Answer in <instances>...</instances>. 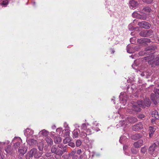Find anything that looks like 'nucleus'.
Masks as SVG:
<instances>
[{
    "instance_id": "nucleus-19",
    "label": "nucleus",
    "mask_w": 159,
    "mask_h": 159,
    "mask_svg": "<svg viewBox=\"0 0 159 159\" xmlns=\"http://www.w3.org/2000/svg\"><path fill=\"white\" fill-rule=\"evenodd\" d=\"M138 42L140 43H149L150 42V40L149 39L147 38H142L138 39Z\"/></svg>"
},
{
    "instance_id": "nucleus-35",
    "label": "nucleus",
    "mask_w": 159,
    "mask_h": 159,
    "mask_svg": "<svg viewBox=\"0 0 159 159\" xmlns=\"http://www.w3.org/2000/svg\"><path fill=\"white\" fill-rule=\"evenodd\" d=\"M126 100L125 99H122L120 102V103L122 104L123 106H125L126 104Z\"/></svg>"
},
{
    "instance_id": "nucleus-30",
    "label": "nucleus",
    "mask_w": 159,
    "mask_h": 159,
    "mask_svg": "<svg viewBox=\"0 0 159 159\" xmlns=\"http://www.w3.org/2000/svg\"><path fill=\"white\" fill-rule=\"evenodd\" d=\"M66 131L65 134L64 135V137H69L70 136V132L68 130H65Z\"/></svg>"
},
{
    "instance_id": "nucleus-1",
    "label": "nucleus",
    "mask_w": 159,
    "mask_h": 159,
    "mask_svg": "<svg viewBox=\"0 0 159 159\" xmlns=\"http://www.w3.org/2000/svg\"><path fill=\"white\" fill-rule=\"evenodd\" d=\"M143 60H146L148 62L149 64L155 65H159V55L154 57L153 55H149L148 57H146L143 58Z\"/></svg>"
},
{
    "instance_id": "nucleus-25",
    "label": "nucleus",
    "mask_w": 159,
    "mask_h": 159,
    "mask_svg": "<svg viewBox=\"0 0 159 159\" xmlns=\"http://www.w3.org/2000/svg\"><path fill=\"white\" fill-rule=\"evenodd\" d=\"M79 130L77 129L74 130L73 132V137L76 138H77L78 136V132H79Z\"/></svg>"
},
{
    "instance_id": "nucleus-7",
    "label": "nucleus",
    "mask_w": 159,
    "mask_h": 159,
    "mask_svg": "<svg viewBox=\"0 0 159 159\" xmlns=\"http://www.w3.org/2000/svg\"><path fill=\"white\" fill-rule=\"evenodd\" d=\"M157 141L158 142L157 143V142H155L154 144H152L150 147L149 149V153L150 154H152L155 150L157 146L159 145V140Z\"/></svg>"
},
{
    "instance_id": "nucleus-46",
    "label": "nucleus",
    "mask_w": 159,
    "mask_h": 159,
    "mask_svg": "<svg viewBox=\"0 0 159 159\" xmlns=\"http://www.w3.org/2000/svg\"><path fill=\"white\" fill-rule=\"evenodd\" d=\"M127 111L128 112H129L131 113H133V112L132 111H130V109H128Z\"/></svg>"
},
{
    "instance_id": "nucleus-24",
    "label": "nucleus",
    "mask_w": 159,
    "mask_h": 159,
    "mask_svg": "<svg viewBox=\"0 0 159 159\" xmlns=\"http://www.w3.org/2000/svg\"><path fill=\"white\" fill-rule=\"evenodd\" d=\"M61 138L60 137L58 136L56 137L54 139V142L56 143H60L61 141Z\"/></svg>"
},
{
    "instance_id": "nucleus-43",
    "label": "nucleus",
    "mask_w": 159,
    "mask_h": 159,
    "mask_svg": "<svg viewBox=\"0 0 159 159\" xmlns=\"http://www.w3.org/2000/svg\"><path fill=\"white\" fill-rule=\"evenodd\" d=\"M72 158L74 159H76L77 158V156L76 155H74L72 157Z\"/></svg>"
},
{
    "instance_id": "nucleus-17",
    "label": "nucleus",
    "mask_w": 159,
    "mask_h": 159,
    "mask_svg": "<svg viewBox=\"0 0 159 159\" xmlns=\"http://www.w3.org/2000/svg\"><path fill=\"white\" fill-rule=\"evenodd\" d=\"M143 104L144 105V107H148L151 104V102L149 99L146 98L144 101V102H143Z\"/></svg>"
},
{
    "instance_id": "nucleus-11",
    "label": "nucleus",
    "mask_w": 159,
    "mask_h": 159,
    "mask_svg": "<svg viewBox=\"0 0 159 159\" xmlns=\"http://www.w3.org/2000/svg\"><path fill=\"white\" fill-rule=\"evenodd\" d=\"M138 5V2L134 0H131L129 2V7L132 9L135 8Z\"/></svg>"
},
{
    "instance_id": "nucleus-40",
    "label": "nucleus",
    "mask_w": 159,
    "mask_h": 159,
    "mask_svg": "<svg viewBox=\"0 0 159 159\" xmlns=\"http://www.w3.org/2000/svg\"><path fill=\"white\" fill-rule=\"evenodd\" d=\"M64 126L65 128H67L68 126V124L66 123H65L64 124Z\"/></svg>"
},
{
    "instance_id": "nucleus-14",
    "label": "nucleus",
    "mask_w": 159,
    "mask_h": 159,
    "mask_svg": "<svg viewBox=\"0 0 159 159\" xmlns=\"http://www.w3.org/2000/svg\"><path fill=\"white\" fill-rule=\"evenodd\" d=\"M4 150L6 153V154H11L12 152V150L11 146L10 145H8L6 147L4 148Z\"/></svg>"
},
{
    "instance_id": "nucleus-26",
    "label": "nucleus",
    "mask_w": 159,
    "mask_h": 159,
    "mask_svg": "<svg viewBox=\"0 0 159 159\" xmlns=\"http://www.w3.org/2000/svg\"><path fill=\"white\" fill-rule=\"evenodd\" d=\"M40 132L42 135L44 136H46L48 134V132L45 129H43L42 131H41Z\"/></svg>"
},
{
    "instance_id": "nucleus-54",
    "label": "nucleus",
    "mask_w": 159,
    "mask_h": 159,
    "mask_svg": "<svg viewBox=\"0 0 159 159\" xmlns=\"http://www.w3.org/2000/svg\"><path fill=\"white\" fill-rule=\"evenodd\" d=\"M120 98H121V95H120Z\"/></svg>"
},
{
    "instance_id": "nucleus-2",
    "label": "nucleus",
    "mask_w": 159,
    "mask_h": 159,
    "mask_svg": "<svg viewBox=\"0 0 159 159\" xmlns=\"http://www.w3.org/2000/svg\"><path fill=\"white\" fill-rule=\"evenodd\" d=\"M154 92L155 94H151V98L154 104L156 105L157 103V101L159 99V89L157 88L155 89Z\"/></svg>"
},
{
    "instance_id": "nucleus-55",
    "label": "nucleus",
    "mask_w": 159,
    "mask_h": 159,
    "mask_svg": "<svg viewBox=\"0 0 159 159\" xmlns=\"http://www.w3.org/2000/svg\"><path fill=\"white\" fill-rule=\"evenodd\" d=\"M121 107L122 108H123V107H122L121 106Z\"/></svg>"
},
{
    "instance_id": "nucleus-50",
    "label": "nucleus",
    "mask_w": 159,
    "mask_h": 159,
    "mask_svg": "<svg viewBox=\"0 0 159 159\" xmlns=\"http://www.w3.org/2000/svg\"><path fill=\"white\" fill-rule=\"evenodd\" d=\"M140 117L141 118H144V116L143 115H141V116Z\"/></svg>"
},
{
    "instance_id": "nucleus-9",
    "label": "nucleus",
    "mask_w": 159,
    "mask_h": 159,
    "mask_svg": "<svg viewBox=\"0 0 159 159\" xmlns=\"http://www.w3.org/2000/svg\"><path fill=\"white\" fill-rule=\"evenodd\" d=\"M138 25L140 27L145 29H148L150 26V25L146 21H142L139 22Z\"/></svg>"
},
{
    "instance_id": "nucleus-10",
    "label": "nucleus",
    "mask_w": 159,
    "mask_h": 159,
    "mask_svg": "<svg viewBox=\"0 0 159 159\" xmlns=\"http://www.w3.org/2000/svg\"><path fill=\"white\" fill-rule=\"evenodd\" d=\"M143 127L141 123L139 122L133 125L132 129L134 131H138L143 129Z\"/></svg>"
},
{
    "instance_id": "nucleus-52",
    "label": "nucleus",
    "mask_w": 159,
    "mask_h": 159,
    "mask_svg": "<svg viewBox=\"0 0 159 159\" xmlns=\"http://www.w3.org/2000/svg\"><path fill=\"white\" fill-rule=\"evenodd\" d=\"M146 19V17H143V19Z\"/></svg>"
},
{
    "instance_id": "nucleus-21",
    "label": "nucleus",
    "mask_w": 159,
    "mask_h": 159,
    "mask_svg": "<svg viewBox=\"0 0 159 159\" xmlns=\"http://www.w3.org/2000/svg\"><path fill=\"white\" fill-rule=\"evenodd\" d=\"M128 121L132 123H134L137 121V119L136 118L134 117H130L128 118Z\"/></svg>"
},
{
    "instance_id": "nucleus-27",
    "label": "nucleus",
    "mask_w": 159,
    "mask_h": 159,
    "mask_svg": "<svg viewBox=\"0 0 159 159\" xmlns=\"http://www.w3.org/2000/svg\"><path fill=\"white\" fill-rule=\"evenodd\" d=\"M71 141V139L69 137H66L63 140V142L64 143H69Z\"/></svg>"
},
{
    "instance_id": "nucleus-23",
    "label": "nucleus",
    "mask_w": 159,
    "mask_h": 159,
    "mask_svg": "<svg viewBox=\"0 0 159 159\" xmlns=\"http://www.w3.org/2000/svg\"><path fill=\"white\" fill-rule=\"evenodd\" d=\"M149 136L150 137L153 134L155 130V129L152 126H150L149 128Z\"/></svg>"
},
{
    "instance_id": "nucleus-18",
    "label": "nucleus",
    "mask_w": 159,
    "mask_h": 159,
    "mask_svg": "<svg viewBox=\"0 0 159 159\" xmlns=\"http://www.w3.org/2000/svg\"><path fill=\"white\" fill-rule=\"evenodd\" d=\"M34 131L29 128L27 129L25 131V134L27 136L32 135Z\"/></svg>"
},
{
    "instance_id": "nucleus-29",
    "label": "nucleus",
    "mask_w": 159,
    "mask_h": 159,
    "mask_svg": "<svg viewBox=\"0 0 159 159\" xmlns=\"http://www.w3.org/2000/svg\"><path fill=\"white\" fill-rule=\"evenodd\" d=\"M87 135V134L84 132H80V136L83 138H84L86 137Z\"/></svg>"
},
{
    "instance_id": "nucleus-44",
    "label": "nucleus",
    "mask_w": 159,
    "mask_h": 159,
    "mask_svg": "<svg viewBox=\"0 0 159 159\" xmlns=\"http://www.w3.org/2000/svg\"><path fill=\"white\" fill-rule=\"evenodd\" d=\"M135 40V38H131L130 39V42L132 43H133L132 42V41L133 40Z\"/></svg>"
},
{
    "instance_id": "nucleus-38",
    "label": "nucleus",
    "mask_w": 159,
    "mask_h": 159,
    "mask_svg": "<svg viewBox=\"0 0 159 159\" xmlns=\"http://www.w3.org/2000/svg\"><path fill=\"white\" fill-rule=\"evenodd\" d=\"M68 145L69 146H71L73 148L75 147V143L73 142H70L68 144Z\"/></svg>"
},
{
    "instance_id": "nucleus-15",
    "label": "nucleus",
    "mask_w": 159,
    "mask_h": 159,
    "mask_svg": "<svg viewBox=\"0 0 159 159\" xmlns=\"http://www.w3.org/2000/svg\"><path fill=\"white\" fill-rule=\"evenodd\" d=\"M143 134H136L132 135L131 138L132 139L136 140L142 137Z\"/></svg>"
},
{
    "instance_id": "nucleus-32",
    "label": "nucleus",
    "mask_w": 159,
    "mask_h": 159,
    "mask_svg": "<svg viewBox=\"0 0 159 159\" xmlns=\"http://www.w3.org/2000/svg\"><path fill=\"white\" fill-rule=\"evenodd\" d=\"M81 144V142L80 140H78L76 143V145L77 147H79Z\"/></svg>"
},
{
    "instance_id": "nucleus-8",
    "label": "nucleus",
    "mask_w": 159,
    "mask_h": 159,
    "mask_svg": "<svg viewBox=\"0 0 159 159\" xmlns=\"http://www.w3.org/2000/svg\"><path fill=\"white\" fill-rule=\"evenodd\" d=\"M152 31L150 30H143L139 34L142 37H147L151 35Z\"/></svg>"
},
{
    "instance_id": "nucleus-51",
    "label": "nucleus",
    "mask_w": 159,
    "mask_h": 159,
    "mask_svg": "<svg viewBox=\"0 0 159 159\" xmlns=\"http://www.w3.org/2000/svg\"><path fill=\"white\" fill-rule=\"evenodd\" d=\"M131 26V25H129V29H130V28L129 27H130V26Z\"/></svg>"
},
{
    "instance_id": "nucleus-33",
    "label": "nucleus",
    "mask_w": 159,
    "mask_h": 159,
    "mask_svg": "<svg viewBox=\"0 0 159 159\" xmlns=\"http://www.w3.org/2000/svg\"><path fill=\"white\" fill-rule=\"evenodd\" d=\"M143 2L148 4L151 3L152 2V0H142Z\"/></svg>"
},
{
    "instance_id": "nucleus-45",
    "label": "nucleus",
    "mask_w": 159,
    "mask_h": 159,
    "mask_svg": "<svg viewBox=\"0 0 159 159\" xmlns=\"http://www.w3.org/2000/svg\"><path fill=\"white\" fill-rule=\"evenodd\" d=\"M131 152L134 153H135L136 152V151L134 149H132Z\"/></svg>"
},
{
    "instance_id": "nucleus-4",
    "label": "nucleus",
    "mask_w": 159,
    "mask_h": 159,
    "mask_svg": "<svg viewBox=\"0 0 159 159\" xmlns=\"http://www.w3.org/2000/svg\"><path fill=\"white\" fill-rule=\"evenodd\" d=\"M140 107H144V106L142 101H139L137 102L136 104L133 105L132 109L136 112H139L141 110Z\"/></svg>"
},
{
    "instance_id": "nucleus-48",
    "label": "nucleus",
    "mask_w": 159,
    "mask_h": 159,
    "mask_svg": "<svg viewBox=\"0 0 159 159\" xmlns=\"http://www.w3.org/2000/svg\"><path fill=\"white\" fill-rule=\"evenodd\" d=\"M39 148V150L40 151H42L43 149V148Z\"/></svg>"
},
{
    "instance_id": "nucleus-3",
    "label": "nucleus",
    "mask_w": 159,
    "mask_h": 159,
    "mask_svg": "<svg viewBox=\"0 0 159 159\" xmlns=\"http://www.w3.org/2000/svg\"><path fill=\"white\" fill-rule=\"evenodd\" d=\"M42 154L41 152H38L37 149L35 148L31 149L29 152V155L30 157L34 156L36 158H39Z\"/></svg>"
},
{
    "instance_id": "nucleus-34",
    "label": "nucleus",
    "mask_w": 159,
    "mask_h": 159,
    "mask_svg": "<svg viewBox=\"0 0 159 159\" xmlns=\"http://www.w3.org/2000/svg\"><path fill=\"white\" fill-rule=\"evenodd\" d=\"M86 131L87 132L86 134H87V135H90L92 134L91 130L89 128L87 129Z\"/></svg>"
},
{
    "instance_id": "nucleus-20",
    "label": "nucleus",
    "mask_w": 159,
    "mask_h": 159,
    "mask_svg": "<svg viewBox=\"0 0 159 159\" xmlns=\"http://www.w3.org/2000/svg\"><path fill=\"white\" fill-rule=\"evenodd\" d=\"M152 116L156 119H159V113L156 111L152 112Z\"/></svg>"
},
{
    "instance_id": "nucleus-16",
    "label": "nucleus",
    "mask_w": 159,
    "mask_h": 159,
    "mask_svg": "<svg viewBox=\"0 0 159 159\" xmlns=\"http://www.w3.org/2000/svg\"><path fill=\"white\" fill-rule=\"evenodd\" d=\"M151 11V9L150 7H146L144 8L142 10V12L146 15H148Z\"/></svg>"
},
{
    "instance_id": "nucleus-37",
    "label": "nucleus",
    "mask_w": 159,
    "mask_h": 159,
    "mask_svg": "<svg viewBox=\"0 0 159 159\" xmlns=\"http://www.w3.org/2000/svg\"><path fill=\"white\" fill-rule=\"evenodd\" d=\"M146 148H142L141 149V152L142 153H144L146 152Z\"/></svg>"
},
{
    "instance_id": "nucleus-31",
    "label": "nucleus",
    "mask_w": 159,
    "mask_h": 159,
    "mask_svg": "<svg viewBox=\"0 0 159 159\" xmlns=\"http://www.w3.org/2000/svg\"><path fill=\"white\" fill-rule=\"evenodd\" d=\"M87 124L85 123L83 124L81 126V128L83 130H86L87 129Z\"/></svg>"
},
{
    "instance_id": "nucleus-5",
    "label": "nucleus",
    "mask_w": 159,
    "mask_h": 159,
    "mask_svg": "<svg viewBox=\"0 0 159 159\" xmlns=\"http://www.w3.org/2000/svg\"><path fill=\"white\" fill-rule=\"evenodd\" d=\"M9 142L8 141L5 142H0V159H3L4 158L3 147L5 146V143L8 144L9 143Z\"/></svg>"
},
{
    "instance_id": "nucleus-49",
    "label": "nucleus",
    "mask_w": 159,
    "mask_h": 159,
    "mask_svg": "<svg viewBox=\"0 0 159 159\" xmlns=\"http://www.w3.org/2000/svg\"><path fill=\"white\" fill-rule=\"evenodd\" d=\"M94 124L96 126H97L98 125V124L96 122L94 123Z\"/></svg>"
},
{
    "instance_id": "nucleus-39",
    "label": "nucleus",
    "mask_w": 159,
    "mask_h": 159,
    "mask_svg": "<svg viewBox=\"0 0 159 159\" xmlns=\"http://www.w3.org/2000/svg\"><path fill=\"white\" fill-rule=\"evenodd\" d=\"M2 4L4 5H7V0L3 1Z\"/></svg>"
},
{
    "instance_id": "nucleus-28",
    "label": "nucleus",
    "mask_w": 159,
    "mask_h": 159,
    "mask_svg": "<svg viewBox=\"0 0 159 159\" xmlns=\"http://www.w3.org/2000/svg\"><path fill=\"white\" fill-rule=\"evenodd\" d=\"M57 147L56 146H53L51 148V152L53 153H55L57 150Z\"/></svg>"
},
{
    "instance_id": "nucleus-42",
    "label": "nucleus",
    "mask_w": 159,
    "mask_h": 159,
    "mask_svg": "<svg viewBox=\"0 0 159 159\" xmlns=\"http://www.w3.org/2000/svg\"><path fill=\"white\" fill-rule=\"evenodd\" d=\"M81 149H79L77 150V153L78 154H80V153L81 152Z\"/></svg>"
},
{
    "instance_id": "nucleus-22",
    "label": "nucleus",
    "mask_w": 159,
    "mask_h": 159,
    "mask_svg": "<svg viewBox=\"0 0 159 159\" xmlns=\"http://www.w3.org/2000/svg\"><path fill=\"white\" fill-rule=\"evenodd\" d=\"M45 140L48 144L52 145L53 144V140L49 137H47L45 139Z\"/></svg>"
},
{
    "instance_id": "nucleus-41",
    "label": "nucleus",
    "mask_w": 159,
    "mask_h": 159,
    "mask_svg": "<svg viewBox=\"0 0 159 159\" xmlns=\"http://www.w3.org/2000/svg\"><path fill=\"white\" fill-rule=\"evenodd\" d=\"M137 13L136 12H134L132 14V16H137Z\"/></svg>"
},
{
    "instance_id": "nucleus-53",
    "label": "nucleus",
    "mask_w": 159,
    "mask_h": 159,
    "mask_svg": "<svg viewBox=\"0 0 159 159\" xmlns=\"http://www.w3.org/2000/svg\"><path fill=\"white\" fill-rule=\"evenodd\" d=\"M99 130H100V129H97V130H96V131H99Z\"/></svg>"
},
{
    "instance_id": "nucleus-6",
    "label": "nucleus",
    "mask_w": 159,
    "mask_h": 159,
    "mask_svg": "<svg viewBox=\"0 0 159 159\" xmlns=\"http://www.w3.org/2000/svg\"><path fill=\"white\" fill-rule=\"evenodd\" d=\"M14 143L13 147L15 149H17L20 146L21 142V139L19 137L15 138L12 141Z\"/></svg>"
},
{
    "instance_id": "nucleus-47",
    "label": "nucleus",
    "mask_w": 159,
    "mask_h": 159,
    "mask_svg": "<svg viewBox=\"0 0 159 159\" xmlns=\"http://www.w3.org/2000/svg\"><path fill=\"white\" fill-rule=\"evenodd\" d=\"M127 52L129 53H131L132 52L129 49H127Z\"/></svg>"
},
{
    "instance_id": "nucleus-13",
    "label": "nucleus",
    "mask_w": 159,
    "mask_h": 159,
    "mask_svg": "<svg viewBox=\"0 0 159 159\" xmlns=\"http://www.w3.org/2000/svg\"><path fill=\"white\" fill-rule=\"evenodd\" d=\"M143 143V140H140L138 141L135 142L134 143V145L135 148H138L142 146Z\"/></svg>"
},
{
    "instance_id": "nucleus-12",
    "label": "nucleus",
    "mask_w": 159,
    "mask_h": 159,
    "mask_svg": "<svg viewBox=\"0 0 159 159\" xmlns=\"http://www.w3.org/2000/svg\"><path fill=\"white\" fill-rule=\"evenodd\" d=\"M27 148L26 147H21L19 148L18 152L20 156L23 155L26 152Z\"/></svg>"
},
{
    "instance_id": "nucleus-36",
    "label": "nucleus",
    "mask_w": 159,
    "mask_h": 159,
    "mask_svg": "<svg viewBox=\"0 0 159 159\" xmlns=\"http://www.w3.org/2000/svg\"><path fill=\"white\" fill-rule=\"evenodd\" d=\"M75 153L76 151H73L69 154V156L72 157L73 156H74V155H75Z\"/></svg>"
}]
</instances>
